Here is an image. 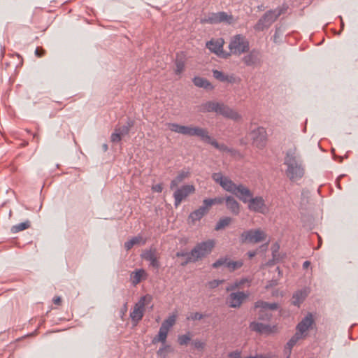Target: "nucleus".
<instances>
[{
  "mask_svg": "<svg viewBox=\"0 0 358 358\" xmlns=\"http://www.w3.org/2000/svg\"><path fill=\"white\" fill-rule=\"evenodd\" d=\"M286 10L285 6H280L266 11L254 26L255 30L262 31L269 28L280 15L285 13Z\"/></svg>",
  "mask_w": 358,
  "mask_h": 358,
  "instance_id": "nucleus-4",
  "label": "nucleus"
},
{
  "mask_svg": "<svg viewBox=\"0 0 358 358\" xmlns=\"http://www.w3.org/2000/svg\"><path fill=\"white\" fill-rule=\"evenodd\" d=\"M142 242V244H145V241L143 240V238L140 236L133 237L129 241L124 243V248L127 250H129L132 248L134 245L139 244Z\"/></svg>",
  "mask_w": 358,
  "mask_h": 358,
  "instance_id": "nucleus-31",
  "label": "nucleus"
},
{
  "mask_svg": "<svg viewBox=\"0 0 358 358\" xmlns=\"http://www.w3.org/2000/svg\"><path fill=\"white\" fill-rule=\"evenodd\" d=\"M249 327H250V330L257 332V333H260V334H263V333L269 334L271 332V327L270 325L265 324H263L261 322H252L250 324Z\"/></svg>",
  "mask_w": 358,
  "mask_h": 358,
  "instance_id": "nucleus-25",
  "label": "nucleus"
},
{
  "mask_svg": "<svg viewBox=\"0 0 358 358\" xmlns=\"http://www.w3.org/2000/svg\"><path fill=\"white\" fill-rule=\"evenodd\" d=\"M231 222V218L230 217H224L217 222L215 229L220 231L224 227H227Z\"/></svg>",
  "mask_w": 358,
  "mask_h": 358,
  "instance_id": "nucleus-34",
  "label": "nucleus"
},
{
  "mask_svg": "<svg viewBox=\"0 0 358 358\" xmlns=\"http://www.w3.org/2000/svg\"><path fill=\"white\" fill-rule=\"evenodd\" d=\"M232 194L243 203H247L248 199L252 196L251 191L243 185H236Z\"/></svg>",
  "mask_w": 358,
  "mask_h": 358,
  "instance_id": "nucleus-18",
  "label": "nucleus"
},
{
  "mask_svg": "<svg viewBox=\"0 0 358 358\" xmlns=\"http://www.w3.org/2000/svg\"><path fill=\"white\" fill-rule=\"evenodd\" d=\"M248 296V294L243 292H232L228 296L227 303L231 308H239Z\"/></svg>",
  "mask_w": 358,
  "mask_h": 358,
  "instance_id": "nucleus-15",
  "label": "nucleus"
},
{
  "mask_svg": "<svg viewBox=\"0 0 358 358\" xmlns=\"http://www.w3.org/2000/svg\"><path fill=\"white\" fill-rule=\"evenodd\" d=\"M202 21L210 24L226 22L230 24L234 22V20L232 15H229L226 12H218L210 13Z\"/></svg>",
  "mask_w": 358,
  "mask_h": 358,
  "instance_id": "nucleus-11",
  "label": "nucleus"
},
{
  "mask_svg": "<svg viewBox=\"0 0 358 358\" xmlns=\"http://www.w3.org/2000/svg\"><path fill=\"white\" fill-rule=\"evenodd\" d=\"M260 358H265V357H260Z\"/></svg>",
  "mask_w": 358,
  "mask_h": 358,
  "instance_id": "nucleus-62",
  "label": "nucleus"
},
{
  "mask_svg": "<svg viewBox=\"0 0 358 358\" xmlns=\"http://www.w3.org/2000/svg\"><path fill=\"white\" fill-rule=\"evenodd\" d=\"M225 201V198L217 197L215 199H206L203 200V204L206 205L208 208L213 204H221Z\"/></svg>",
  "mask_w": 358,
  "mask_h": 358,
  "instance_id": "nucleus-38",
  "label": "nucleus"
},
{
  "mask_svg": "<svg viewBox=\"0 0 358 358\" xmlns=\"http://www.w3.org/2000/svg\"><path fill=\"white\" fill-rule=\"evenodd\" d=\"M206 137L202 138L201 140L207 143L212 145L215 148H220V144L214 139H213L208 134V130H206Z\"/></svg>",
  "mask_w": 358,
  "mask_h": 358,
  "instance_id": "nucleus-40",
  "label": "nucleus"
},
{
  "mask_svg": "<svg viewBox=\"0 0 358 358\" xmlns=\"http://www.w3.org/2000/svg\"><path fill=\"white\" fill-rule=\"evenodd\" d=\"M192 345L194 347V348L201 350H203L206 346L205 342H203L199 339L194 340L192 342Z\"/></svg>",
  "mask_w": 358,
  "mask_h": 358,
  "instance_id": "nucleus-44",
  "label": "nucleus"
},
{
  "mask_svg": "<svg viewBox=\"0 0 358 358\" xmlns=\"http://www.w3.org/2000/svg\"><path fill=\"white\" fill-rule=\"evenodd\" d=\"M229 358H241V352L239 351H234L229 354Z\"/></svg>",
  "mask_w": 358,
  "mask_h": 358,
  "instance_id": "nucleus-51",
  "label": "nucleus"
},
{
  "mask_svg": "<svg viewBox=\"0 0 358 358\" xmlns=\"http://www.w3.org/2000/svg\"><path fill=\"white\" fill-rule=\"evenodd\" d=\"M255 308H259L258 313V319L262 321H270L272 315L268 312V310H277L278 305L276 303H268L262 300L257 301L255 303Z\"/></svg>",
  "mask_w": 358,
  "mask_h": 358,
  "instance_id": "nucleus-8",
  "label": "nucleus"
},
{
  "mask_svg": "<svg viewBox=\"0 0 358 358\" xmlns=\"http://www.w3.org/2000/svg\"><path fill=\"white\" fill-rule=\"evenodd\" d=\"M303 338L299 334H295L287 343L284 352L287 355V358H289L292 348L296 344L298 341Z\"/></svg>",
  "mask_w": 358,
  "mask_h": 358,
  "instance_id": "nucleus-26",
  "label": "nucleus"
},
{
  "mask_svg": "<svg viewBox=\"0 0 358 358\" xmlns=\"http://www.w3.org/2000/svg\"><path fill=\"white\" fill-rule=\"evenodd\" d=\"M193 83L194 85L198 87H202L206 90H213V86L211 83L206 78L201 77H195L193 79Z\"/></svg>",
  "mask_w": 358,
  "mask_h": 358,
  "instance_id": "nucleus-28",
  "label": "nucleus"
},
{
  "mask_svg": "<svg viewBox=\"0 0 358 358\" xmlns=\"http://www.w3.org/2000/svg\"><path fill=\"white\" fill-rule=\"evenodd\" d=\"M151 299L150 295H145L140 298L138 301L134 305L133 310L130 313V317L132 321L138 322L142 320L147 301H150Z\"/></svg>",
  "mask_w": 358,
  "mask_h": 358,
  "instance_id": "nucleus-10",
  "label": "nucleus"
},
{
  "mask_svg": "<svg viewBox=\"0 0 358 358\" xmlns=\"http://www.w3.org/2000/svg\"><path fill=\"white\" fill-rule=\"evenodd\" d=\"M35 55L37 57H41L45 55V50L43 48L38 47L35 50Z\"/></svg>",
  "mask_w": 358,
  "mask_h": 358,
  "instance_id": "nucleus-49",
  "label": "nucleus"
},
{
  "mask_svg": "<svg viewBox=\"0 0 358 358\" xmlns=\"http://www.w3.org/2000/svg\"><path fill=\"white\" fill-rule=\"evenodd\" d=\"M247 66H255L261 64V54L258 50H252L242 58Z\"/></svg>",
  "mask_w": 358,
  "mask_h": 358,
  "instance_id": "nucleus-16",
  "label": "nucleus"
},
{
  "mask_svg": "<svg viewBox=\"0 0 358 358\" xmlns=\"http://www.w3.org/2000/svg\"><path fill=\"white\" fill-rule=\"evenodd\" d=\"M195 188L192 185H185L180 188H178L173 193L174 206L178 207L181 203L182 201L187 197L189 194L194 193Z\"/></svg>",
  "mask_w": 358,
  "mask_h": 358,
  "instance_id": "nucleus-12",
  "label": "nucleus"
},
{
  "mask_svg": "<svg viewBox=\"0 0 358 358\" xmlns=\"http://www.w3.org/2000/svg\"><path fill=\"white\" fill-rule=\"evenodd\" d=\"M188 254L189 252H178L177 256L178 257H186V260L188 259Z\"/></svg>",
  "mask_w": 358,
  "mask_h": 358,
  "instance_id": "nucleus-54",
  "label": "nucleus"
},
{
  "mask_svg": "<svg viewBox=\"0 0 358 358\" xmlns=\"http://www.w3.org/2000/svg\"><path fill=\"white\" fill-rule=\"evenodd\" d=\"M240 286H241V282H234V284L228 286L226 288V290L227 292L231 291V290H234V289H237L238 287H239Z\"/></svg>",
  "mask_w": 358,
  "mask_h": 358,
  "instance_id": "nucleus-48",
  "label": "nucleus"
},
{
  "mask_svg": "<svg viewBox=\"0 0 358 358\" xmlns=\"http://www.w3.org/2000/svg\"><path fill=\"white\" fill-rule=\"evenodd\" d=\"M30 227V222L29 220H27L25 222L19 223L16 225H14L11 228V231L14 234L18 233L21 231H23L24 229H27L29 228Z\"/></svg>",
  "mask_w": 358,
  "mask_h": 358,
  "instance_id": "nucleus-36",
  "label": "nucleus"
},
{
  "mask_svg": "<svg viewBox=\"0 0 358 358\" xmlns=\"http://www.w3.org/2000/svg\"><path fill=\"white\" fill-rule=\"evenodd\" d=\"M134 122L131 120H128L127 122V124L122 126H116L115 129L116 131H117L122 137H124L127 136L130 131V129L134 126Z\"/></svg>",
  "mask_w": 358,
  "mask_h": 358,
  "instance_id": "nucleus-29",
  "label": "nucleus"
},
{
  "mask_svg": "<svg viewBox=\"0 0 358 358\" xmlns=\"http://www.w3.org/2000/svg\"><path fill=\"white\" fill-rule=\"evenodd\" d=\"M206 137L202 138L201 140L207 143L212 145L215 148H220V144L214 139H213L208 134V130H206Z\"/></svg>",
  "mask_w": 358,
  "mask_h": 358,
  "instance_id": "nucleus-39",
  "label": "nucleus"
},
{
  "mask_svg": "<svg viewBox=\"0 0 358 358\" xmlns=\"http://www.w3.org/2000/svg\"><path fill=\"white\" fill-rule=\"evenodd\" d=\"M124 308H125V310H127V305L125 304L124 305Z\"/></svg>",
  "mask_w": 358,
  "mask_h": 358,
  "instance_id": "nucleus-61",
  "label": "nucleus"
},
{
  "mask_svg": "<svg viewBox=\"0 0 358 358\" xmlns=\"http://www.w3.org/2000/svg\"><path fill=\"white\" fill-rule=\"evenodd\" d=\"M212 178L215 182L220 184V185L227 192L233 193L236 186L231 179L222 176L221 173H214L212 175Z\"/></svg>",
  "mask_w": 358,
  "mask_h": 358,
  "instance_id": "nucleus-14",
  "label": "nucleus"
},
{
  "mask_svg": "<svg viewBox=\"0 0 358 358\" xmlns=\"http://www.w3.org/2000/svg\"><path fill=\"white\" fill-rule=\"evenodd\" d=\"M257 255V251H249L248 252V255L250 259H252V257H254L255 255Z\"/></svg>",
  "mask_w": 358,
  "mask_h": 358,
  "instance_id": "nucleus-55",
  "label": "nucleus"
},
{
  "mask_svg": "<svg viewBox=\"0 0 358 358\" xmlns=\"http://www.w3.org/2000/svg\"><path fill=\"white\" fill-rule=\"evenodd\" d=\"M224 282L223 280H213L208 282V285L210 289H214L218 287L220 284Z\"/></svg>",
  "mask_w": 358,
  "mask_h": 358,
  "instance_id": "nucleus-47",
  "label": "nucleus"
},
{
  "mask_svg": "<svg viewBox=\"0 0 358 358\" xmlns=\"http://www.w3.org/2000/svg\"><path fill=\"white\" fill-rule=\"evenodd\" d=\"M171 349V346L169 345H164L161 347L157 352L158 356L161 357V358H166L164 355L165 351H169Z\"/></svg>",
  "mask_w": 358,
  "mask_h": 358,
  "instance_id": "nucleus-43",
  "label": "nucleus"
},
{
  "mask_svg": "<svg viewBox=\"0 0 358 358\" xmlns=\"http://www.w3.org/2000/svg\"><path fill=\"white\" fill-rule=\"evenodd\" d=\"M308 294L309 289L306 287L295 292L292 296V303L299 307Z\"/></svg>",
  "mask_w": 358,
  "mask_h": 358,
  "instance_id": "nucleus-22",
  "label": "nucleus"
},
{
  "mask_svg": "<svg viewBox=\"0 0 358 358\" xmlns=\"http://www.w3.org/2000/svg\"><path fill=\"white\" fill-rule=\"evenodd\" d=\"M266 235L262 230L250 229L243 231L240 237L242 243H257L266 239Z\"/></svg>",
  "mask_w": 358,
  "mask_h": 358,
  "instance_id": "nucleus-7",
  "label": "nucleus"
},
{
  "mask_svg": "<svg viewBox=\"0 0 358 358\" xmlns=\"http://www.w3.org/2000/svg\"><path fill=\"white\" fill-rule=\"evenodd\" d=\"M144 273L145 271L143 269H139L131 273V280L133 285L136 286L141 281L142 276Z\"/></svg>",
  "mask_w": 358,
  "mask_h": 358,
  "instance_id": "nucleus-32",
  "label": "nucleus"
},
{
  "mask_svg": "<svg viewBox=\"0 0 358 358\" xmlns=\"http://www.w3.org/2000/svg\"><path fill=\"white\" fill-rule=\"evenodd\" d=\"M229 49L231 54L240 55L249 50V41L244 36L236 34L231 37L229 44Z\"/></svg>",
  "mask_w": 358,
  "mask_h": 358,
  "instance_id": "nucleus-6",
  "label": "nucleus"
},
{
  "mask_svg": "<svg viewBox=\"0 0 358 358\" xmlns=\"http://www.w3.org/2000/svg\"><path fill=\"white\" fill-rule=\"evenodd\" d=\"M200 111L202 113L215 112L217 115H221L235 121H238L241 119V115L238 112L223 103L216 101H209L202 103L200 106Z\"/></svg>",
  "mask_w": 358,
  "mask_h": 358,
  "instance_id": "nucleus-2",
  "label": "nucleus"
},
{
  "mask_svg": "<svg viewBox=\"0 0 358 358\" xmlns=\"http://www.w3.org/2000/svg\"><path fill=\"white\" fill-rule=\"evenodd\" d=\"M176 321V315L169 316L162 324L160 327H164L169 332V329L175 324Z\"/></svg>",
  "mask_w": 358,
  "mask_h": 358,
  "instance_id": "nucleus-33",
  "label": "nucleus"
},
{
  "mask_svg": "<svg viewBox=\"0 0 358 358\" xmlns=\"http://www.w3.org/2000/svg\"><path fill=\"white\" fill-rule=\"evenodd\" d=\"M141 256L143 259L150 262V266L155 268H159V262L158 261L157 252L155 249L145 250L143 252Z\"/></svg>",
  "mask_w": 358,
  "mask_h": 358,
  "instance_id": "nucleus-19",
  "label": "nucleus"
},
{
  "mask_svg": "<svg viewBox=\"0 0 358 358\" xmlns=\"http://www.w3.org/2000/svg\"><path fill=\"white\" fill-rule=\"evenodd\" d=\"M243 266L242 261H230L228 260L227 267L230 269V271H233L236 269L241 268Z\"/></svg>",
  "mask_w": 358,
  "mask_h": 358,
  "instance_id": "nucleus-41",
  "label": "nucleus"
},
{
  "mask_svg": "<svg viewBox=\"0 0 358 358\" xmlns=\"http://www.w3.org/2000/svg\"><path fill=\"white\" fill-rule=\"evenodd\" d=\"M152 190L156 192H162L163 187L162 184H157L152 187Z\"/></svg>",
  "mask_w": 358,
  "mask_h": 358,
  "instance_id": "nucleus-50",
  "label": "nucleus"
},
{
  "mask_svg": "<svg viewBox=\"0 0 358 358\" xmlns=\"http://www.w3.org/2000/svg\"><path fill=\"white\" fill-rule=\"evenodd\" d=\"M343 26H344V24H343V22H341V27H342V28H343Z\"/></svg>",
  "mask_w": 358,
  "mask_h": 358,
  "instance_id": "nucleus-60",
  "label": "nucleus"
},
{
  "mask_svg": "<svg viewBox=\"0 0 358 358\" xmlns=\"http://www.w3.org/2000/svg\"><path fill=\"white\" fill-rule=\"evenodd\" d=\"M225 205L227 210L232 215H239L241 212V205L233 196H227L225 198Z\"/></svg>",
  "mask_w": 358,
  "mask_h": 358,
  "instance_id": "nucleus-20",
  "label": "nucleus"
},
{
  "mask_svg": "<svg viewBox=\"0 0 358 358\" xmlns=\"http://www.w3.org/2000/svg\"><path fill=\"white\" fill-rule=\"evenodd\" d=\"M53 302L56 305H60L62 303V299L60 296H56L53 299Z\"/></svg>",
  "mask_w": 358,
  "mask_h": 358,
  "instance_id": "nucleus-53",
  "label": "nucleus"
},
{
  "mask_svg": "<svg viewBox=\"0 0 358 358\" xmlns=\"http://www.w3.org/2000/svg\"><path fill=\"white\" fill-rule=\"evenodd\" d=\"M204 315L199 312L193 313L187 317L188 320H200L203 319Z\"/></svg>",
  "mask_w": 358,
  "mask_h": 358,
  "instance_id": "nucleus-46",
  "label": "nucleus"
},
{
  "mask_svg": "<svg viewBox=\"0 0 358 358\" xmlns=\"http://www.w3.org/2000/svg\"><path fill=\"white\" fill-rule=\"evenodd\" d=\"M314 322L313 315L308 313L296 326V334L304 338L306 334V332L311 327Z\"/></svg>",
  "mask_w": 358,
  "mask_h": 358,
  "instance_id": "nucleus-17",
  "label": "nucleus"
},
{
  "mask_svg": "<svg viewBox=\"0 0 358 358\" xmlns=\"http://www.w3.org/2000/svg\"><path fill=\"white\" fill-rule=\"evenodd\" d=\"M223 45L224 40L222 38H217L216 40H210L207 42L206 48L212 52H214L217 55H220L222 53Z\"/></svg>",
  "mask_w": 358,
  "mask_h": 358,
  "instance_id": "nucleus-21",
  "label": "nucleus"
},
{
  "mask_svg": "<svg viewBox=\"0 0 358 358\" xmlns=\"http://www.w3.org/2000/svg\"><path fill=\"white\" fill-rule=\"evenodd\" d=\"M122 136L116 131L115 129L114 132L111 134L110 139L113 143H118L122 140Z\"/></svg>",
  "mask_w": 358,
  "mask_h": 358,
  "instance_id": "nucleus-45",
  "label": "nucleus"
},
{
  "mask_svg": "<svg viewBox=\"0 0 358 358\" xmlns=\"http://www.w3.org/2000/svg\"><path fill=\"white\" fill-rule=\"evenodd\" d=\"M228 260L227 258H220L213 264V267L215 268H219L221 266H225L227 267Z\"/></svg>",
  "mask_w": 358,
  "mask_h": 358,
  "instance_id": "nucleus-42",
  "label": "nucleus"
},
{
  "mask_svg": "<svg viewBox=\"0 0 358 358\" xmlns=\"http://www.w3.org/2000/svg\"><path fill=\"white\" fill-rule=\"evenodd\" d=\"M310 265V262L309 261H305L303 264V268H308Z\"/></svg>",
  "mask_w": 358,
  "mask_h": 358,
  "instance_id": "nucleus-56",
  "label": "nucleus"
},
{
  "mask_svg": "<svg viewBox=\"0 0 358 358\" xmlns=\"http://www.w3.org/2000/svg\"><path fill=\"white\" fill-rule=\"evenodd\" d=\"M248 209L250 211L265 214L268 211L265 201L262 196L251 197L248 199Z\"/></svg>",
  "mask_w": 358,
  "mask_h": 358,
  "instance_id": "nucleus-13",
  "label": "nucleus"
},
{
  "mask_svg": "<svg viewBox=\"0 0 358 358\" xmlns=\"http://www.w3.org/2000/svg\"><path fill=\"white\" fill-rule=\"evenodd\" d=\"M166 125L171 131H173L175 133H178L188 136H197L201 139L202 138L206 137V129L204 128L194 127L192 125H180L177 123H167Z\"/></svg>",
  "mask_w": 358,
  "mask_h": 358,
  "instance_id": "nucleus-5",
  "label": "nucleus"
},
{
  "mask_svg": "<svg viewBox=\"0 0 358 358\" xmlns=\"http://www.w3.org/2000/svg\"><path fill=\"white\" fill-rule=\"evenodd\" d=\"M280 34H281L280 29V28H277L275 29V34L273 36L274 42H277V38L280 37Z\"/></svg>",
  "mask_w": 358,
  "mask_h": 358,
  "instance_id": "nucleus-52",
  "label": "nucleus"
},
{
  "mask_svg": "<svg viewBox=\"0 0 358 358\" xmlns=\"http://www.w3.org/2000/svg\"><path fill=\"white\" fill-rule=\"evenodd\" d=\"M284 165L286 166L285 175L291 181H296L303 176V162L296 148L287 150L284 157Z\"/></svg>",
  "mask_w": 358,
  "mask_h": 358,
  "instance_id": "nucleus-1",
  "label": "nucleus"
},
{
  "mask_svg": "<svg viewBox=\"0 0 358 358\" xmlns=\"http://www.w3.org/2000/svg\"><path fill=\"white\" fill-rule=\"evenodd\" d=\"M185 59L182 57H179L178 55L176 59V74H180L185 69Z\"/></svg>",
  "mask_w": 358,
  "mask_h": 358,
  "instance_id": "nucleus-35",
  "label": "nucleus"
},
{
  "mask_svg": "<svg viewBox=\"0 0 358 358\" xmlns=\"http://www.w3.org/2000/svg\"><path fill=\"white\" fill-rule=\"evenodd\" d=\"M208 212V207L203 204V206L199 207L198 209L194 210L189 214V220L192 223H194L196 221L200 220Z\"/></svg>",
  "mask_w": 358,
  "mask_h": 358,
  "instance_id": "nucleus-23",
  "label": "nucleus"
},
{
  "mask_svg": "<svg viewBox=\"0 0 358 358\" xmlns=\"http://www.w3.org/2000/svg\"><path fill=\"white\" fill-rule=\"evenodd\" d=\"M218 150H222V151H225L227 150V148L225 145L222 144V145H220V148H218Z\"/></svg>",
  "mask_w": 358,
  "mask_h": 358,
  "instance_id": "nucleus-57",
  "label": "nucleus"
},
{
  "mask_svg": "<svg viewBox=\"0 0 358 358\" xmlns=\"http://www.w3.org/2000/svg\"><path fill=\"white\" fill-rule=\"evenodd\" d=\"M249 136L254 146L259 149L265 147L267 141V134L264 127H257L250 131Z\"/></svg>",
  "mask_w": 358,
  "mask_h": 358,
  "instance_id": "nucleus-9",
  "label": "nucleus"
},
{
  "mask_svg": "<svg viewBox=\"0 0 358 358\" xmlns=\"http://www.w3.org/2000/svg\"><path fill=\"white\" fill-rule=\"evenodd\" d=\"M215 247V241L209 239L197 243L188 254V259L182 265L190 262H196L208 256Z\"/></svg>",
  "mask_w": 358,
  "mask_h": 358,
  "instance_id": "nucleus-3",
  "label": "nucleus"
},
{
  "mask_svg": "<svg viewBox=\"0 0 358 358\" xmlns=\"http://www.w3.org/2000/svg\"><path fill=\"white\" fill-rule=\"evenodd\" d=\"M213 77L220 82H227L229 83H235L236 77L234 75H226L220 71L213 70Z\"/></svg>",
  "mask_w": 358,
  "mask_h": 358,
  "instance_id": "nucleus-24",
  "label": "nucleus"
},
{
  "mask_svg": "<svg viewBox=\"0 0 358 358\" xmlns=\"http://www.w3.org/2000/svg\"><path fill=\"white\" fill-rule=\"evenodd\" d=\"M102 148H103V150L104 152H106V151L108 150V145H107V144H106V143H104V144L102 145Z\"/></svg>",
  "mask_w": 358,
  "mask_h": 358,
  "instance_id": "nucleus-58",
  "label": "nucleus"
},
{
  "mask_svg": "<svg viewBox=\"0 0 358 358\" xmlns=\"http://www.w3.org/2000/svg\"><path fill=\"white\" fill-rule=\"evenodd\" d=\"M245 281H246L245 279H242L240 281H237L236 282H241V285H242L245 283Z\"/></svg>",
  "mask_w": 358,
  "mask_h": 358,
  "instance_id": "nucleus-59",
  "label": "nucleus"
},
{
  "mask_svg": "<svg viewBox=\"0 0 358 358\" xmlns=\"http://www.w3.org/2000/svg\"><path fill=\"white\" fill-rule=\"evenodd\" d=\"M168 333L164 327H160L158 334L152 338V343L155 345L160 342L165 345Z\"/></svg>",
  "mask_w": 358,
  "mask_h": 358,
  "instance_id": "nucleus-27",
  "label": "nucleus"
},
{
  "mask_svg": "<svg viewBox=\"0 0 358 358\" xmlns=\"http://www.w3.org/2000/svg\"><path fill=\"white\" fill-rule=\"evenodd\" d=\"M189 175V171H180L176 176V178L171 182L170 188L173 189V188L176 187L178 185V184L181 182L185 178H187Z\"/></svg>",
  "mask_w": 358,
  "mask_h": 358,
  "instance_id": "nucleus-30",
  "label": "nucleus"
},
{
  "mask_svg": "<svg viewBox=\"0 0 358 358\" xmlns=\"http://www.w3.org/2000/svg\"><path fill=\"white\" fill-rule=\"evenodd\" d=\"M192 335L189 331L185 334L178 336V343L180 345H187L191 341Z\"/></svg>",
  "mask_w": 358,
  "mask_h": 358,
  "instance_id": "nucleus-37",
  "label": "nucleus"
}]
</instances>
